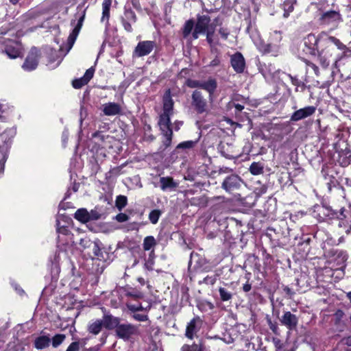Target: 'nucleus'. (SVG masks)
Returning a JSON list of instances; mask_svg holds the SVG:
<instances>
[{"instance_id":"obj_14","label":"nucleus","mask_w":351,"mask_h":351,"mask_svg":"<svg viewBox=\"0 0 351 351\" xmlns=\"http://www.w3.org/2000/svg\"><path fill=\"white\" fill-rule=\"evenodd\" d=\"M230 63L234 71L242 73L245 68V61L240 52H237L230 57Z\"/></svg>"},{"instance_id":"obj_30","label":"nucleus","mask_w":351,"mask_h":351,"mask_svg":"<svg viewBox=\"0 0 351 351\" xmlns=\"http://www.w3.org/2000/svg\"><path fill=\"white\" fill-rule=\"evenodd\" d=\"M156 244V241L153 236H147L143 239V247L145 251H149L153 250Z\"/></svg>"},{"instance_id":"obj_31","label":"nucleus","mask_w":351,"mask_h":351,"mask_svg":"<svg viewBox=\"0 0 351 351\" xmlns=\"http://www.w3.org/2000/svg\"><path fill=\"white\" fill-rule=\"evenodd\" d=\"M282 34L279 31H274L270 33L269 41L274 43V48H276V45L280 46V43L282 40Z\"/></svg>"},{"instance_id":"obj_60","label":"nucleus","mask_w":351,"mask_h":351,"mask_svg":"<svg viewBox=\"0 0 351 351\" xmlns=\"http://www.w3.org/2000/svg\"><path fill=\"white\" fill-rule=\"evenodd\" d=\"M202 82H200V81H193L191 82L189 86L193 88L197 87V88H201Z\"/></svg>"},{"instance_id":"obj_47","label":"nucleus","mask_w":351,"mask_h":351,"mask_svg":"<svg viewBox=\"0 0 351 351\" xmlns=\"http://www.w3.org/2000/svg\"><path fill=\"white\" fill-rule=\"evenodd\" d=\"M90 221L97 220L101 218V214L97 210H91L88 212Z\"/></svg>"},{"instance_id":"obj_53","label":"nucleus","mask_w":351,"mask_h":351,"mask_svg":"<svg viewBox=\"0 0 351 351\" xmlns=\"http://www.w3.org/2000/svg\"><path fill=\"white\" fill-rule=\"evenodd\" d=\"M219 34L221 36V38L224 40H226L230 34V32L228 29L224 27H221L219 29Z\"/></svg>"},{"instance_id":"obj_18","label":"nucleus","mask_w":351,"mask_h":351,"mask_svg":"<svg viewBox=\"0 0 351 351\" xmlns=\"http://www.w3.org/2000/svg\"><path fill=\"white\" fill-rule=\"evenodd\" d=\"M102 112L106 116H115L121 113L122 107L118 103L108 102L102 105Z\"/></svg>"},{"instance_id":"obj_40","label":"nucleus","mask_w":351,"mask_h":351,"mask_svg":"<svg viewBox=\"0 0 351 351\" xmlns=\"http://www.w3.org/2000/svg\"><path fill=\"white\" fill-rule=\"evenodd\" d=\"M66 336L63 334H58L55 335L52 338V346L54 348H57L58 346H60L63 341L65 339Z\"/></svg>"},{"instance_id":"obj_10","label":"nucleus","mask_w":351,"mask_h":351,"mask_svg":"<svg viewBox=\"0 0 351 351\" xmlns=\"http://www.w3.org/2000/svg\"><path fill=\"white\" fill-rule=\"evenodd\" d=\"M156 43L154 41L145 40L138 43L134 51V55L137 57H142L149 54L154 47Z\"/></svg>"},{"instance_id":"obj_63","label":"nucleus","mask_w":351,"mask_h":351,"mask_svg":"<svg viewBox=\"0 0 351 351\" xmlns=\"http://www.w3.org/2000/svg\"><path fill=\"white\" fill-rule=\"evenodd\" d=\"M251 285L248 284V283H246L243 285V290L245 291V292H248L251 290Z\"/></svg>"},{"instance_id":"obj_6","label":"nucleus","mask_w":351,"mask_h":351,"mask_svg":"<svg viewBox=\"0 0 351 351\" xmlns=\"http://www.w3.org/2000/svg\"><path fill=\"white\" fill-rule=\"evenodd\" d=\"M242 184L241 178L235 174L226 177L221 184V188L228 193L239 189Z\"/></svg>"},{"instance_id":"obj_13","label":"nucleus","mask_w":351,"mask_h":351,"mask_svg":"<svg viewBox=\"0 0 351 351\" xmlns=\"http://www.w3.org/2000/svg\"><path fill=\"white\" fill-rule=\"evenodd\" d=\"M201 325L202 320L199 317H195L192 319L186 326L185 336L189 339H193L195 335L199 330Z\"/></svg>"},{"instance_id":"obj_34","label":"nucleus","mask_w":351,"mask_h":351,"mask_svg":"<svg viewBox=\"0 0 351 351\" xmlns=\"http://www.w3.org/2000/svg\"><path fill=\"white\" fill-rule=\"evenodd\" d=\"M128 204V198L125 195H119L117 197L115 200V206L117 208L121 211Z\"/></svg>"},{"instance_id":"obj_2","label":"nucleus","mask_w":351,"mask_h":351,"mask_svg":"<svg viewBox=\"0 0 351 351\" xmlns=\"http://www.w3.org/2000/svg\"><path fill=\"white\" fill-rule=\"evenodd\" d=\"M163 108L162 113L160 115L158 125H162V128H167V124H171L170 117L173 113V101L171 96L170 89L165 91L163 96Z\"/></svg>"},{"instance_id":"obj_25","label":"nucleus","mask_w":351,"mask_h":351,"mask_svg":"<svg viewBox=\"0 0 351 351\" xmlns=\"http://www.w3.org/2000/svg\"><path fill=\"white\" fill-rule=\"evenodd\" d=\"M160 129L165 137V139L163 141V145L165 146V148L168 147L170 146L172 141V136H173V132L172 129L171 128V124H167V128H162V125H159Z\"/></svg>"},{"instance_id":"obj_58","label":"nucleus","mask_w":351,"mask_h":351,"mask_svg":"<svg viewBox=\"0 0 351 351\" xmlns=\"http://www.w3.org/2000/svg\"><path fill=\"white\" fill-rule=\"evenodd\" d=\"M293 85L299 86L300 85V81L295 77H293L291 75H289Z\"/></svg>"},{"instance_id":"obj_9","label":"nucleus","mask_w":351,"mask_h":351,"mask_svg":"<svg viewBox=\"0 0 351 351\" xmlns=\"http://www.w3.org/2000/svg\"><path fill=\"white\" fill-rule=\"evenodd\" d=\"M38 53L39 51L36 47L32 48L23 64L24 70L30 71L37 67L39 56Z\"/></svg>"},{"instance_id":"obj_1","label":"nucleus","mask_w":351,"mask_h":351,"mask_svg":"<svg viewBox=\"0 0 351 351\" xmlns=\"http://www.w3.org/2000/svg\"><path fill=\"white\" fill-rule=\"evenodd\" d=\"M335 47L343 53H345L347 50V47L338 38L322 32L320 44L317 46L316 56L323 68L326 69L329 66L330 58L334 54Z\"/></svg>"},{"instance_id":"obj_54","label":"nucleus","mask_w":351,"mask_h":351,"mask_svg":"<svg viewBox=\"0 0 351 351\" xmlns=\"http://www.w3.org/2000/svg\"><path fill=\"white\" fill-rule=\"evenodd\" d=\"M5 160L6 157L5 154L2 152H0V173L2 172L4 169Z\"/></svg>"},{"instance_id":"obj_61","label":"nucleus","mask_w":351,"mask_h":351,"mask_svg":"<svg viewBox=\"0 0 351 351\" xmlns=\"http://www.w3.org/2000/svg\"><path fill=\"white\" fill-rule=\"evenodd\" d=\"M215 280L216 279L215 277L207 276L206 278H204V282L208 284L213 285L215 282Z\"/></svg>"},{"instance_id":"obj_52","label":"nucleus","mask_w":351,"mask_h":351,"mask_svg":"<svg viewBox=\"0 0 351 351\" xmlns=\"http://www.w3.org/2000/svg\"><path fill=\"white\" fill-rule=\"evenodd\" d=\"M80 345L79 342L75 341L71 343L69 346L67 348L66 351H79Z\"/></svg>"},{"instance_id":"obj_26","label":"nucleus","mask_w":351,"mask_h":351,"mask_svg":"<svg viewBox=\"0 0 351 351\" xmlns=\"http://www.w3.org/2000/svg\"><path fill=\"white\" fill-rule=\"evenodd\" d=\"M111 4L112 0H104L102 3V16L101 18V21L102 23L105 22L106 25H108Z\"/></svg>"},{"instance_id":"obj_38","label":"nucleus","mask_w":351,"mask_h":351,"mask_svg":"<svg viewBox=\"0 0 351 351\" xmlns=\"http://www.w3.org/2000/svg\"><path fill=\"white\" fill-rule=\"evenodd\" d=\"M220 298L222 301H228L232 297V294L230 291H229L227 289L223 287H220L219 289Z\"/></svg>"},{"instance_id":"obj_41","label":"nucleus","mask_w":351,"mask_h":351,"mask_svg":"<svg viewBox=\"0 0 351 351\" xmlns=\"http://www.w3.org/2000/svg\"><path fill=\"white\" fill-rule=\"evenodd\" d=\"M196 143L197 141H184L178 145L177 149H191L193 148Z\"/></svg>"},{"instance_id":"obj_7","label":"nucleus","mask_w":351,"mask_h":351,"mask_svg":"<svg viewBox=\"0 0 351 351\" xmlns=\"http://www.w3.org/2000/svg\"><path fill=\"white\" fill-rule=\"evenodd\" d=\"M321 34L318 37L313 34H308L304 39V45L306 48V52L311 56H316L317 46L320 44Z\"/></svg>"},{"instance_id":"obj_45","label":"nucleus","mask_w":351,"mask_h":351,"mask_svg":"<svg viewBox=\"0 0 351 351\" xmlns=\"http://www.w3.org/2000/svg\"><path fill=\"white\" fill-rule=\"evenodd\" d=\"M267 324H268V326H269L270 330L274 334H276V335H280L279 328H278V326L277 324L273 323L271 319H268L267 320Z\"/></svg>"},{"instance_id":"obj_12","label":"nucleus","mask_w":351,"mask_h":351,"mask_svg":"<svg viewBox=\"0 0 351 351\" xmlns=\"http://www.w3.org/2000/svg\"><path fill=\"white\" fill-rule=\"evenodd\" d=\"M280 322L289 330H294L298 326V317L290 311H286L280 318Z\"/></svg>"},{"instance_id":"obj_29","label":"nucleus","mask_w":351,"mask_h":351,"mask_svg":"<svg viewBox=\"0 0 351 351\" xmlns=\"http://www.w3.org/2000/svg\"><path fill=\"white\" fill-rule=\"evenodd\" d=\"M88 216V212L85 208H80L74 214L75 219L82 223H86L90 221Z\"/></svg>"},{"instance_id":"obj_51","label":"nucleus","mask_w":351,"mask_h":351,"mask_svg":"<svg viewBox=\"0 0 351 351\" xmlns=\"http://www.w3.org/2000/svg\"><path fill=\"white\" fill-rule=\"evenodd\" d=\"M132 317L135 320L138 322H145L148 320V316L147 315L135 313Z\"/></svg>"},{"instance_id":"obj_55","label":"nucleus","mask_w":351,"mask_h":351,"mask_svg":"<svg viewBox=\"0 0 351 351\" xmlns=\"http://www.w3.org/2000/svg\"><path fill=\"white\" fill-rule=\"evenodd\" d=\"M154 260L153 258H148L145 263V267L149 271L153 270Z\"/></svg>"},{"instance_id":"obj_21","label":"nucleus","mask_w":351,"mask_h":351,"mask_svg":"<svg viewBox=\"0 0 351 351\" xmlns=\"http://www.w3.org/2000/svg\"><path fill=\"white\" fill-rule=\"evenodd\" d=\"M101 320L103 321L104 326L109 330L113 328L116 330L120 324V319L111 315H105Z\"/></svg>"},{"instance_id":"obj_56","label":"nucleus","mask_w":351,"mask_h":351,"mask_svg":"<svg viewBox=\"0 0 351 351\" xmlns=\"http://www.w3.org/2000/svg\"><path fill=\"white\" fill-rule=\"evenodd\" d=\"M128 308L133 312L138 311H143L144 308L140 304L138 306L136 305H130L128 306Z\"/></svg>"},{"instance_id":"obj_19","label":"nucleus","mask_w":351,"mask_h":351,"mask_svg":"<svg viewBox=\"0 0 351 351\" xmlns=\"http://www.w3.org/2000/svg\"><path fill=\"white\" fill-rule=\"evenodd\" d=\"M84 19H85V11H84L83 13L82 14V15L80 16L76 26L74 27L72 32L69 36L68 43L69 45V49H71L72 47V46L73 45V44L78 36V34L82 28Z\"/></svg>"},{"instance_id":"obj_22","label":"nucleus","mask_w":351,"mask_h":351,"mask_svg":"<svg viewBox=\"0 0 351 351\" xmlns=\"http://www.w3.org/2000/svg\"><path fill=\"white\" fill-rule=\"evenodd\" d=\"M274 43L269 41L267 43L261 42L258 45V49L264 53H271L273 56H276L278 53L280 46L276 45V48H274Z\"/></svg>"},{"instance_id":"obj_28","label":"nucleus","mask_w":351,"mask_h":351,"mask_svg":"<svg viewBox=\"0 0 351 351\" xmlns=\"http://www.w3.org/2000/svg\"><path fill=\"white\" fill-rule=\"evenodd\" d=\"M103 326V321L101 319H97L88 325V331L91 334L97 335L101 332Z\"/></svg>"},{"instance_id":"obj_42","label":"nucleus","mask_w":351,"mask_h":351,"mask_svg":"<svg viewBox=\"0 0 351 351\" xmlns=\"http://www.w3.org/2000/svg\"><path fill=\"white\" fill-rule=\"evenodd\" d=\"M87 84H88V82L83 77L73 80V83H72L73 86L75 88H80L83 86H84Z\"/></svg>"},{"instance_id":"obj_59","label":"nucleus","mask_w":351,"mask_h":351,"mask_svg":"<svg viewBox=\"0 0 351 351\" xmlns=\"http://www.w3.org/2000/svg\"><path fill=\"white\" fill-rule=\"evenodd\" d=\"M344 211H345V208H341L340 209L339 216H338V215L337 214L335 218H337V219H341V220L344 219L346 217V215L344 214Z\"/></svg>"},{"instance_id":"obj_17","label":"nucleus","mask_w":351,"mask_h":351,"mask_svg":"<svg viewBox=\"0 0 351 351\" xmlns=\"http://www.w3.org/2000/svg\"><path fill=\"white\" fill-rule=\"evenodd\" d=\"M314 213H317V216L320 220H324L326 218L334 219L337 215L336 211L324 205L315 206Z\"/></svg>"},{"instance_id":"obj_46","label":"nucleus","mask_w":351,"mask_h":351,"mask_svg":"<svg viewBox=\"0 0 351 351\" xmlns=\"http://www.w3.org/2000/svg\"><path fill=\"white\" fill-rule=\"evenodd\" d=\"M272 343H274L276 351H280V350L283 348V343L282 341L277 337L272 338Z\"/></svg>"},{"instance_id":"obj_48","label":"nucleus","mask_w":351,"mask_h":351,"mask_svg":"<svg viewBox=\"0 0 351 351\" xmlns=\"http://www.w3.org/2000/svg\"><path fill=\"white\" fill-rule=\"evenodd\" d=\"M94 72H95V69L93 67H90V69L86 70L83 77L88 82L93 78Z\"/></svg>"},{"instance_id":"obj_5","label":"nucleus","mask_w":351,"mask_h":351,"mask_svg":"<svg viewBox=\"0 0 351 351\" xmlns=\"http://www.w3.org/2000/svg\"><path fill=\"white\" fill-rule=\"evenodd\" d=\"M191 105L199 114L208 112V106L206 99L202 95V92L195 90L191 95Z\"/></svg>"},{"instance_id":"obj_35","label":"nucleus","mask_w":351,"mask_h":351,"mask_svg":"<svg viewBox=\"0 0 351 351\" xmlns=\"http://www.w3.org/2000/svg\"><path fill=\"white\" fill-rule=\"evenodd\" d=\"M294 0H285L282 4L284 10V17L287 18L289 16V13L293 10Z\"/></svg>"},{"instance_id":"obj_49","label":"nucleus","mask_w":351,"mask_h":351,"mask_svg":"<svg viewBox=\"0 0 351 351\" xmlns=\"http://www.w3.org/2000/svg\"><path fill=\"white\" fill-rule=\"evenodd\" d=\"M114 219L118 222L123 223L127 221L129 219V217L125 213H120L115 216Z\"/></svg>"},{"instance_id":"obj_20","label":"nucleus","mask_w":351,"mask_h":351,"mask_svg":"<svg viewBox=\"0 0 351 351\" xmlns=\"http://www.w3.org/2000/svg\"><path fill=\"white\" fill-rule=\"evenodd\" d=\"M195 29V21L193 19L187 20L183 27L181 29V33L182 38L186 39L187 40L191 41L193 40L192 38V34Z\"/></svg>"},{"instance_id":"obj_8","label":"nucleus","mask_w":351,"mask_h":351,"mask_svg":"<svg viewBox=\"0 0 351 351\" xmlns=\"http://www.w3.org/2000/svg\"><path fill=\"white\" fill-rule=\"evenodd\" d=\"M320 21L322 24L337 27L342 19L339 12L330 10L324 12L320 17Z\"/></svg>"},{"instance_id":"obj_36","label":"nucleus","mask_w":351,"mask_h":351,"mask_svg":"<svg viewBox=\"0 0 351 351\" xmlns=\"http://www.w3.org/2000/svg\"><path fill=\"white\" fill-rule=\"evenodd\" d=\"M181 351H204V349L201 343H193L191 346L184 344L182 346Z\"/></svg>"},{"instance_id":"obj_33","label":"nucleus","mask_w":351,"mask_h":351,"mask_svg":"<svg viewBox=\"0 0 351 351\" xmlns=\"http://www.w3.org/2000/svg\"><path fill=\"white\" fill-rule=\"evenodd\" d=\"M100 245H101V242L99 240H96L93 242V245L91 247L93 254L98 259H101V258H104L103 253L101 252Z\"/></svg>"},{"instance_id":"obj_32","label":"nucleus","mask_w":351,"mask_h":351,"mask_svg":"<svg viewBox=\"0 0 351 351\" xmlns=\"http://www.w3.org/2000/svg\"><path fill=\"white\" fill-rule=\"evenodd\" d=\"M249 169L250 173L254 176L263 173V165L260 162H252Z\"/></svg>"},{"instance_id":"obj_27","label":"nucleus","mask_w":351,"mask_h":351,"mask_svg":"<svg viewBox=\"0 0 351 351\" xmlns=\"http://www.w3.org/2000/svg\"><path fill=\"white\" fill-rule=\"evenodd\" d=\"M51 339L47 336H40L34 340V346L38 350L44 349L49 346Z\"/></svg>"},{"instance_id":"obj_16","label":"nucleus","mask_w":351,"mask_h":351,"mask_svg":"<svg viewBox=\"0 0 351 351\" xmlns=\"http://www.w3.org/2000/svg\"><path fill=\"white\" fill-rule=\"evenodd\" d=\"M316 110V108L312 106H306L303 108H300L294 112L291 117V121H298L306 117L313 115Z\"/></svg>"},{"instance_id":"obj_64","label":"nucleus","mask_w":351,"mask_h":351,"mask_svg":"<svg viewBox=\"0 0 351 351\" xmlns=\"http://www.w3.org/2000/svg\"><path fill=\"white\" fill-rule=\"evenodd\" d=\"M284 291L286 292L287 294H288L291 296L294 294V292L288 287H285L284 288Z\"/></svg>"},{"instance_id":"obj_11","label":"nucleus","mask_w":351,"mask_h":351,"mask_svg":"<svg viewBox=\"0 0 351 351\" xmlns=\"http://www.w3.org/2000/svg\"><path fill=\"white\" fill-rule=\"evenodd\" d=\"M5 53L12 59L16 58L21 53V45L19 43L11 40L4 42Z\"/></svg>"},{"instance_id":"obj_3","label":"nucleus","mask_w":351,"mask_h":351,"mask_svg":"<svg viewBox=\"0 0 351 351\" xmlns=\"http://www.w3.org/2000/svg\"><path fill=\"white\" fill-rule=\"evenodd\" d=\"M210 17L208 15H199L197 16V21L195 24V29L192 34V38L196 40L199 38L201 34H205L210 29H215L213 24L210 25Z\"/></svg>"},{"instance_id":"obj_23","label":"nucleus","mask_w":351,"mask_h":351,"mask_svg":"<svg viewBox=\"0 0 351 351\" xmlns=\"http://www.w3.org/2000/svg\"><path fill=\"white\" fill-rule=\"evenodd\" d=\"M160 189L162 191L174 190L178 186V183L175 182L171 177H161L160 178Z\"/></svg>"},{"instance_id":"obj_39","label":"nucleus","mask_w":351,"mask_h":351,"mask_svg":"<svg viewBox=\"0 0 351 351\" xmlns=\"http://www.w3.org/2000/svg\"><path fill=\"white\" fill-rule=\"evenodd\" d=\"M161 212L159 210H153L149 214V219L153 224L158 223Z\"/></svg>"},{"instance_id":"obj_62","label":"nucleus","mask_w":351,"mask_h":351,"mask_svg":"<svg viewBox=\"0 0 351 351\" xmlns=\"http://www.w3.org/2000/svg\"><path fill=\"white\" fill-rule=\"evenodd\" d=\"M218 45H214L213 47H210V51L212 53H214L215 54L216 56H218L219 53V50L217 49V46Z\"/></svg>"},{"instance_id":"obj_50","label":"nucleus","mask_w":351,"mask_h":351,"mask_svg":"<svg viewBox=\"0 0 351 351\" xmlns=\"http://www.w3.org/2000/svg\"><path fill=\"white\" fill-rule=\"evenodd\" d=\"M304 62L308 66H310L314 71L315 74L317 76H318L319 75V68L317 67V66L316 64H315L314 63H313L306 59L304 60Z\"/></svg>"},{"instance_id":"obj_15","label":"nucleus","mask_w":351,"mask_h":351,"mask_svg":"<svg viewBox=\"0 0 351 351\" xmlns=\"http://www.w3.org/2000/svg\"><path fill=\"white\" fill-rule=\"evenodd\" d=\"M136 21V16L132 10H125L123 15L121 16V23L125 29L128 32H132V25Z\"/></svg>"},{"instance_id":"obj_24","label":"nucleus","mask_w":351,"mask_h":351,"mask_svg":"<svg viewBox=\"0 0 351 351\" xmlns=\"http://www.w3.org/2000/svg\"><path fill=\"white\" fill-rule=\"evenodd\" d=\"M201 88L209 93V99L212 101L213 95L217 88V82L214 79H209L208 81L202 82Z\"/></svg>"},{"instance_id":"obj_57","label":"nucleus","mask_w":351,"mask_h":351,"mask_svg":"<svg viewBox=\"0 0 351 351\" xmlns=\"http://www.w3.org/2000/svg\"><path fill=\"white\" fill-rule=\"evenodd\" d=\"M220 64V60L217 56H215V58L210 62V66H217Z\"/></svg>"},{"instance_id":"obj_4","label":"nucleus","mask_w":351,"mask_h":351,"mask_svg":"<svg viewBox=\"0 0 351 351\" xmlns=\"http://www.w3.org/2000/svg\"><path fill=\"white\" fill-rule=\"evenodd\" d=\"M115 333L119 339L128 341L139 334V329L138 326L132 324L120 323L117 329L115 330Z\"/></svg>"},{"instance_id":"obj_44","label":"nucleus","mask_w":351,"mask_h":351,"mask_svg":"<svg viewBox=\"0 0 351 351\" xmlns=\"http://www.w3.org/2000/svg\"><path fill=\"white\" fill-rule=\"evenodd\" d=\"M57 226V232L58 234H61L63 235H67L69 233V230L66 226H60V221L58 220L56 221Z\"/></svg>"},{"instance_id":"obj_43","label":"nucleus","mask_w":351,"mask_h":351,"mask_svg":"<svg viewBox=\"0 0 351 351\" xmlns=\"http://www.w3.org/2000/svg\"><path fill=\"white\" fill-rule=\"evenodd\" d=\"M93 242V241H90L88 237H84L80 239V245L83 247V249L89 248L92 247Z\"/></svg>"},{"instance_id":"obj_37","label":"nucleus","mask_w":351,"mask_h":351,"mask_svg":"<svg viewBox=\"0 0 351 351\" xmlns=\"http://www.w3.org/2000/svg\"><path fill=\"white\" fill-rule=\"evenodd\" d=\"M214 33L215 29H210L209 31L206 32V41L209 44L210 47H213L214 45H219V40H215L214 39Z\"/></svg>"}]
</instances>
